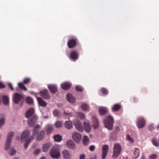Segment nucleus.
Wrapping results in <instances>:
<instances>
[{"label": "nucleus", "instance_id": "nucleus-42", "mask_svg": "<svg viewBox=\"0 0 159 159\" xmlns=\"http://www.w3.org/2000/svg\"><path fill=\"white\" fill-rule=\"evenodd\" d=\"M55 125L56 128H59L61 127L62 123L61 121H57L55 124Z\"/></svg>", "mask_w": 159, "mask_h": 159}, {"label": "nucleus", "instance_id": "nucleus-33", "mask_svg": "<svg viewBox=\"0 0 159 159\" xmlns=\"http://www.w3.org/2000/svg\"><path fill=\"white\" fill-rule=\"evenodd\" d=\"M23 83H19L18 84V87L21 89L25 91L27 90V89L24 86Z\"/></svg>", "mask_w": 159, "mask_h": 159}, {"label": "nucleus", "instance_id": "nucleus-30", "mask_svg": "<svg viewBox=\"0 0 159 159\" xmlns=\"http://www.w3.org/2000/svg\"><path fill=\"white\" fill-rule=\"evenodd\" d=\"M65 126L66 129H71L73 127L72 123L70 121H69L65 122Z\"/></svg>", "mask_w": 159, "mask_h": 159}, {"label": "nucleus", "instance_id": "nucleus-51", "mask_svg": "<svg viewBox=\"0 0 159 159\" xmlns=\"http://www.w3.org/2000/svg\"><path fill=\"white\" fill-rule=\"evenodd\" d=\"M95 148V147L94 145H91L89 147V150L91 151H93Z\"/></svg>", "mask_w": 159, "mask_h": 159}, {"label": "nucleus", "instance_id": "nucleus-19", "mask_svg": "<svg viewBox=\"0 0 159 159\" xmlns=\"http://www.w3.org/2000/svg\"><path fill=\"white\" fill-rule=\"evenodd\" d=\"M92 119L93 122V127L94 129H96L98 128L99 126V123L98 119L95 116H93Z\"/></svg>", "mask_w": 159, "mask_h": 159}, {"label": "nucleus", "instance_id": "nucleus-9", "mask_svg": "<svg viewBox=\"0 0 159 159\" xmlns=\"http://www.w3.org/2000/svg\"><path fill=\"white\" fill-rule=\"evenodd\" d=\"M69 57L71 60L75 61L79 58V53L75 50H72L71 51Z\"/></svg>", "mask_w": 159, "mask_h": 159}, {"label": "nucleus", "instance_id": "nucleus-52", "mask_svg": "<svg viewBox=\"0 0 159 159\" xmlns=\"http://www.w3.org/2000/svg\"><path fill=\"white\" fill-rule=\"evenodd\" d=\"M8 86L11 89V90H13L14 89L12 87V84L10 83H8Z\"/></svg>", "mask_w": 159, "mask_h": 159}, {"label": "nucleus", "instance_id": "nucleus-27", "mask_svg": "<svg viewBox=\"0 0 159 159\" xmlns=\"http://www.w3.org/2000/svg\"><path fill=\"white\" fill-rule=\"evenodd\" d=\"M51 146L50 143H47L44 144L43 146V150L44 152H47Z\"/></svg>", "mask_w": 159, "mask_h": 159}, {"label": "nucleus", "instance_id": "nucleus-55", "mask_svg": "<svg viewBox=\"0 0 159 159\" xmlns=\"http://www.w3.org/2000/svg\"><path fill=\"white\" fill-rule=\"evenodd\" d=\"M90 159H96V155H94L93 156L91 157Z\"/></svg>", "mask_w": 159, "mask_h": 159}, {"label": "nucleus", "instance_id": "nucleus-4", "mask_svg": "<svg viewBox=\"0 0 159 159\" xmlns=\"http://www.w3.org/2000/svg\"><path fill=\"white\" fill-rule=\"evenodd\" d=\"M121 151V147L118 143L115 144L113 148V153L112 157L114 158H116L118 157Z\"/></svg>", "mask_w": 159, "mask_h": 159}, {"label": "nucleus", "instance_id": "nucleus-11", "mask_svg": "<svg viewBox=\"0 0 159 159\" xmlns=\"http://www.w3.org/2000/svg\"><path fill=\"white\" fill-rule=\"evenodd\" d=\"M23 99V97L20 94L18 93H15L13 99L15 103L18 104Z\"/></svg>", "mask_w": 159, "mask_h": 159}, {"label": "nucleus", "instance_id": "nucleus-49", "mask_svg": "<svg viewBox=\"0 0 159 159\" xmlns=\"http://www.w3.org/2000/svg\"><path fill=\"white\" fill-rule=\"evenodd\" d=\"M157 156L156 154H153L152 155L150 156L149 159H156L157 157Z\"/></svg>", "mask_w": 159, "mask_h": 159}, {"label": "nucleus", "instance_id": "nucleus-53", "mask_svg": "<svg viewBox=\"0 0 159 159\" xmlns=\"http://www.w3.org/2000/svg\"><path fill=\"white\" fill-rule=\"evenodd\" d=\"M85 156L84 154L81 155L80 156V159H84Z\"/></svg>", "mask_w": 159, "mask_h": 159}, {"label": "nucleus", "instance_id": "nucleus-2", "mask_svg": "<svg viewBox=\"0 0 159 159\" xmlns=\"http://www.w3.org/2000/svg\"><path fill=\"white\" fill-rule=\"evenodd\" d=\"M30 132L28 130H26L21 135V138L25 141V149H26L28 146L30 141L33 139H32V136L29 138Z\"/></svg>", "mask_w": 159, "mask_h": 159}, {"label": "nucleus", "instance_id": "nucleus-56", "mask_svg": "<svg viewBox=\"0 0 159 159\" xmlns=\"http://www.w3.org/2000/svg\"><path fill=\"white\" fill-rule=\"evenodd\" d=\"M140 159H145V158L143 155H142Z\"/></svg>", "mask_w": 159, "mask_h": 159}, {"label": "nucleus", "instance_id": "nucleus-37", "mask_svg": "<svg viewBox=\"0 0 159 159\" xmlns=\"http://www.w3.org/2000/svg\"><path fill=\"white\" fill-rule=\"evenodd\" d=\"M31 81V79L29 78H25L23 80V83L24 84H29Z\"/></svg>", "mask_w": 159, "mask_h": 159}, {"label": "nucleus", "instance_id": "nucleus-44", "mask_svg": "<svg viewBox=\"0 0 159 159\" xmlns=\"http://www.w3.org/2000/svg\"><path fill=\"white\" fill-rule=\"evenodd\" d=\"M78 114L80 119H83L85 118V116L84 114L82 113L79 112Z\"/></svg>", "mask_w": 159, "mask_h": 159}, {"label": "nucleus", "instance_id": "nucleus-43", "mask_svg": "<svg viewBox=\"0 0 159 159\" xmlns=\"http://www.w3.org/2000/svg\"><path fill=\"white\" fill-rule=\"evenodd\" d=\"M4 118H2L0 119V128L4 124Z\"/></svg>", "mask_w": 159, "mask_h": 159}, {"label": "nucleus", "instance_id": "nucleus-3", "mask_svg": "<svg viewBox=\"0 0 159 159\" xmlns=\"http://www.w3.org/2000/svg\"><path fill=\"white\" fill-rule=\"evenodd\" d=\"M105 127L109 130L112 129L114 123V119L111 116H109L105 118L104 121Z\"/></svg>", "mask_w": 159, "mask_h": 159}, {"label": "nucleus", "instance_id": "nucleus-59", "mask_svg": "<svg viewBox=\"0 0 159 159\" xmlns=\"http://www.w3.org/2000/svg\"><path fill=\"white\" fill-rule=\"evenodd\" d=\"M159 126H157V129H158V128H159Z\"/></svg>", "mask_w": 159, "mask_h": 159}, {"label": "nucleus", "instance_id": "nucleus-22", "mask_svg": "<svg viewBox=\"0 0 159 159\" xmlns=\"http://www.w3.org/2000/svg\"><path fill=\"white\" fill-rule=\"evenodd\" d=\"M39 105L43 107H46L47 105V104L45 102L43 101L42 99L39 97L37 98Z\"/></svg>", "mask_w": 159, "mask_h": 159}, {"label": "nucleus", "instance_id": "nucleus-34", "mask_svg": "<svg viewBox=\"0 0 159 159\" xmlns=\"http://www.w3.org/2000/svg\"><path fill=\"white\" fill-rule=\"evenodd\" d=\"M151 142L154 146L157 147H159V143L156 139H152L151 140Z\"/></svg>", "mask_w": 159, "mask_h": 159}, {"label": "nucleus", "instance_id": "nucleus-21", "mask_svg": "<svg viewBox=\"0 0 159 159\" xmlns=\"http://www.w3.org/2000/svg\"><path fill=\"white\" fill-rule=\"evenodd\" d=\"M71 84L69 82H65L62 84L61 87L63 89L66 90L70 89L71 87Z\"/></svg>", "mask_w": 159, "mask_h": 159}, {"label": "nucleus", "instance_id": "nucleus-24", "mask_svg": "<svg viewBox=\"0 0 159 159\" xmlns=\"http://www.w3.org/2000/svg\"><path fill=\"white\" fill-rule=\"evenodd\" d=\"M66 99L70 103H73L75 101L74 98L70 94H69L67 95Z\"/></svg>", "mask_w": 159, "mask_h": 159}, {"label": "nucleus", "instance_id": "nucleus-20", "mask_svg": "<svg viewBox=\"0 0 159 159\" xmlns=\"http://www.w3.org/2000/svg\"><path fill=\"white\" fill-rule=\"evenodd\" d=\"M121 106L119 104L114 105L111 107L112 111H117L121 109Z\"/></svg>", "mask_w": 159, "mask_h": 159}, {"label": "nucleus", "instance_id": "nucleus-25", "mask_svg": "<svg viewBox=\"0 0 159 159\" xmlns=\"http://www.w3.org/2000/svg\"><path fill=\"white\" fill-rule=\"evenodd\" d=\"M99 112L101 115H104L108 112V110L106 107H101L99 108Z\"/></svg>", "mask_w": 159, "mask_h": 159}, {"label": "nucleus", "instance_id": "nucleus-14", "mask_svg": "<svg viewBox=\"0 0 159 159\" xmlns=\"http://www.w3.org/2000/svg\"><path fill=\"white\" fill-rule=\"evenodd\" d=\"M72 138L73 139L76 143L79 142L81 139V134L75 132L72 135Z\"/></svg>", "mask_w": 159, "mask_h": 159}, {"label": "nucleus", "instance_id": "nucleus-8", "mask_svg": "<svg viewBox=\"0 0 159 159\" xmlns=\"http://www.w3.org/2000/svg\"><path fill=\"white\" fill-rule=\"evenodd\" d=\"M50 155L51 157L54 159H58L60 155L58 150L55 148L52 149L50 151Z\"/></svg>", "mask_w": 159, "mask_h": 159}, {"label": "nucleus", "instance_id": "nucleus-29", "mask_svg": "<svg viewBox=\"0 0 159 159\" xmlns=\"http://www.w3.org/2000/svg\"><path fill=\"white\" fill-rule=\"evenodd\" d=\"M40 128V126L39 125H37L34 127L33 130V134L32 136V139H34L35 135L37 134L38 132L37 129Z\"/></svg>", "mask_w": 159, "mask_h": 159}, {"label": "nucleus", "instance_id": "nucleus-35", "mask_svg": "<svg viewBox=\"0 0 159 159\" xmlns=\"http://www.w3.org/2000/svg\"><path fill=\"white\" fill-rule=\"evenodd\" d=\"M53 127L52 126L48 125L46 129V131L48 134H50L53 130Z\"/></svg>", "mask_w": 159, "mask_h": 159}, {"label": "nucleus", "instance_id": "nucleus-28", "mask_svg": "<svg viewBox=\"0 0 159 159\" xmlns=\"http://www.w3.org/2000/svg\"><path fill=\"white\" fill-rule=\"evenodd\" d=\"M2 101L4 104L7 105L9 102V99L8 97L6 96H3L2 97Z\"/></svg>", "mask_w": 159, "mask_h": 159}, {"label": "nucleus", "instance_id": "nucleus-54", "mask_svg": "<svg viewBox=\"0 0 159 159\" xmlns=\"http://www.w3.org/2000/svg\"><path fill=\"white\" fill-rule=\"evenodd\" d=\"M5 85L1 83L0 82V88L2 89L5 88Z\"/></svg>", "mask_w": 159, "mask_h": 159}, {"label": "nucleus", "instance_id": "nucleus-1", "mask_svg": "<svg viewBox=\"0 0 159 159\" xmlns=\"http://www.w3.org/2000/svg\"><path fill=\"white\" fill-rule=\"evenodd\" d=\"M25 115L27 118L31 117L28 122L30 126H33L36 123L38 117L36 115H34V110L33 108H30L26 112Z\"/></svg>", "mask_w": 159, "mask_h": 159}, {"label": "nucleus", "instance_id": "nucleus-60", "mask_svg": "<svg viewBox=\"0 0 159 159\" xmlns=\"http://www.w3.org/2000/svg\"><path fill=\"white\" fill-rule=\"evenodd\" d=\"M14 159H18L17 158H14Z\"/></svg>", "mask_w": 159, "mask_h": 159}, {"label": "nucleus", "instance_id": "nucleus-48", "mask_svg": "<svg viewBox=\"0 0 159 159\" xmlns=\"http://www.w3.org/2000/svg\"><path fill=\"white\" fill-rule=\"evenodd\" d=\"M41 151V150L39 149H36L35 150L34 152V154L35 155H37L39 154L40 152Z\"/></svg>", "mask_w": 159, "mask_h": 159}, {"label": "nucleus", "instance_id": "nucleus-15", "mask_svg": "<svg viewBox=\"0 0 159 159\" xmlns=\"http://www.w3.org/2000/svg\"><path fill=\"white\" fill-rule=\"evenodd\" d=\"M48 89L53 93H55L57 91V87L56 85L49 84L48 85Z\"/></svg>", "mask_w": 159, "mask_h": 159}, {"label": "nucleus", "instance_id": "nucleus-46", "mask_svg": "<svg viewBox=\"0 0 159 159\" xmlns=\"http://www.w3.org/2000/svg\"><path fill=\"white\" fill-rule=\"evenodd\" d=\"M155 127L154 126V125L153 124H151L150 125H149L148 126V129L150 131H152L154 129Z\"/></svg>", "mask_w": 159, "mask_h": 159}, {"label": "nucleus", "instance_id": "nucleus-13", "mask_svg": "<svg viewBox=\"0 0 159 159\" xmlns=\"http://www.w3.org/2000/svg\"><path fill=\"white\" fill-rule=\"evenodd\" d=\"M74 124L76 128L78 131L80 132L83 131L84 128L80 121L76 120L74 121Z\"/></svg>", "mask_w": 159, "mask_h": 159}, {"label": "nucleus", "instance_id": "nucleus-57", "mask_svg": "<svg viewBox=\"0 0 159 159\" xmlns=\"http://www.w3.org/2000/svg\"><path fill=\"white\" fill-rule=\"evenodd\" d=\"M134 102H136L137 101V100H136V98H134Z\"/></svg>", "mask_w": 159, "mask_h": 159}, {"label": "nucleus", "instance_id": "nucleus-18", "mask_svg": "<svg viewBox=\"0 0 159 159\" xmlns=\"http://www.w3.org/2000/svg\"><path fill=\"white\" fill-rule=\"evenodd\" d=\"M67 146L70 148L73 149L75 148V145L74 142L70 140H68L66 143Z\"/></svg>", "mask_w": 159, "mask_h": 159}, {"label": "nucleus", "instance_id": "nucleus-47", "mask_svg": "<svg viewBox=\"0 0 159 159\" xmlns=\"http://www.w3.org/2000/svg\"><path fill=\"white\" fill-rule=\"evenodd\" d=\"M53 114L56 116H57L58 115L59 112L57 110H55L53 111Z\"/></svg>", "mask_w": 159, "mask_h": 159}, {"label": "nucleus", "instance_id": "nucleus-40", "mask_svg": "<svg viewBox=\"0 0 159 159\" xmlns=\"http://www.w3.org/2000/svg\"><path fill=\"white\" fill-rule=\"evenodd\" d=\"M26 101L27 103L29 104H33V99L30 97H27L26 99Z\"/></svg>", "mask_w": 159, "mask_h": 159}, {"label": "nucleus", "instance_id": "nucleus-58", "mask_svg": "<svg viewBox=\"0 0 159 159\" xmlns=\"http://www.w3.org/2000/svg\"><path fill=\"white\" fill-rule=\"evenodd\" d=\"M40 159H45V157H43L41 158Z\"/></svg>", "mask_w": 159, "mask_h": 159}, {"label": "nucleus", "instance_id": "nucleus-36", "mask_svg": "<svg viewBox=\"0 0 159 159\" xmlns=\"http://www.w3.org/2000/svg\"><path fill=\"white\" fill-rule=\"evenodd\" d=\"M134 158H137L138 157L139 155V150L137 148H135V150L134 152Z\"/></svg>", "mask_w": 159, "mask_h": 159}, {"label": "nucleus", "instance_id": "nucleus-45", "mask_svg": "<svg viewBox=\"0 0 159 159\" xmlns=\"http://www.w3.org/2000/svg\"><path fill=\"white\" fill-rule=\"evenodd\" d=\"M16 151L15 150L11 149L10 152V155L11 156L14 155L16 153Z\"/></svg>", "mask_w": 159, "mask_h": 159}, {"label": "nucleus", "instance_id": "nucleus-32", "mask_svg": "<svg viewBox=\"0 0 159 159\" xmlns=\"http://www.w3.org/2000/svg\"><path fill=\"white\" fill-rule=\"evenodd\" d=\"M54 141L57 142H60L62 140V137L59 134L53 136Z\"/></svg>", "mask_w": 159, "mask_h": 159}, {"label": "nucleus", "instance_id": "nucleus-17", "mask_svg": "<svg viewBox=\"0 0 159 159\" xmlns=\"http://www.w3.org/2000/svg\"><path fill=\"white\" fill-rule=\"evenodd\" d=\"M84 125L86 131L87 132H89L90 131L91 128L89 122L88 120H85L84 122Z\"/></svg>", "mask_w": 159, "mask_h": 159}, {"label": "nucleus", "instance_id": "nucleus-7", "mask_svg": "<svg viewBox=\"0 0 159 159\" xmlns=\"http://www.w3.org/2000/svg\"><path fill=\"white\" fill-rule=\"evenodd\" d=\"M78 39L76 38H72L69 40L67 44L68 48H75L78 43Z\"/></svg>", "mask_w": 159, "mask_h": 159}, {"label": "nucleus", "instance_id": "nucleus-39", "mask_svg": "<svg viewBox=\"0 0 159 159\" xmlns=\"http://www.w3.org/2000/svg\"><path fill=\"white\" fill-rule=\"evenodd\" d=\"M76 90L79 92H81L84 90L83 88L80 85H77L75 87Z\"/></svg>", "mask_w": 159, "mask_h": 159}, {"label": "nucleus", "instance_id": "nucleus-5", "mask_svg": "<svg viewBox=\"0 0 159 159\" xmlns=\"http://www.w3.org/2000/svg\"><path fill=\"white\" fill-rule=\"evenodd\" d=\"M14 134V133L12 131H10L8 133L5 146V149L6 150H7L9 148Z\"/></svg>", "mask_w": 159, "mask_h": 159}, {"label": "nucleus", "instance_id": "nucleus-6", "mask_svg": "<svg viewBox=\"0 0 159 159\" xmlns=\"http://www.w3.org/2000/svg\"><path fill=\"white\" fill-rule=\"evenodd\" d=\"M137 125L139 129L144 127L146 123V120L143 116H140L137 118Z\"/></svg>", "mask_w": 159, "mask_h": 159}, {"label": "nucleus", "instance_id": "nucleus-23", "mask_svg": "<svg viewBox=\"0 0 159 159\" xmlns=\"http://www.w3.org/2000/svg\"><path fill=\"white\" fill-rule=\"evenodd\" d=\"M44 132L43 131H42L39 132L37 135L36 139L38 141L42 140L44 138Z\"/></svg>", "mask_w": 159, "mask_h": 159}, {"label": "nucleus", "instance_id": "nucleus-12", "mask_svg": "<svg viewBox=\"0 0 159 159\" xmlns=\"http://www.w3.org/2000/svg\"><path fill=\"white\" fill-rule=\"evenodd\" d=\"M39 94L42 98L46 99H48L50 98V95L47 89H44L39 92Z\"/></svg>", "mask_w": 159, "mask_h": 159}, {"label": "nucleus", "instance_id": "nucleus-26", "mask_svg": "<svg viewBox=\"0 0 159 159\" xmlns=\"http://www.w3.org/2000/svg\"><path fill=\"white\" fill-rule=\"evenodd\" d=\"M89 140L88 137L86 136H84L82 140V143L84 146L87 145L89 143Z\"/></svg>", "mask_w": 159, "mask_h": 159}, {"label": "nucleus", "instance_id": "nucleus-16", "mask_svg": "<svg viewBox=\"0 0 159 159\" xmlns=\"http://www.w3.org/2000/svg\"><path fill=\"white\" fill-rule=\"evenodd\" d=\"M63 157L65 159H70L71 158V154L69 151L67 150H65L62 152Z\"/></svg>", "mask_w": 159, "mask_h": 159}, {"label": "nucleus", "instance_id": "nucleus-41", "mask_svg": "<svg viewBox=\"0 0 159 159\" xmlns=\"http://www.w3.org/2000/svg\"><path fill=\"white\" fill-rule=\"evenodd\" d=\"M101 91L104 95H106L108 93V90L105 88H102L101 89Z\"/></svg>", "mask_w": 159, "mask_h": 159}, {"label": "nucleus", "instance_id": "nucleus-31", "mask_svg": "<svg viewBox=\"0 0 159 159\" xmlns=\"http://www.w3.org/2000/svg\"><path fill=\"white\" fill-rule=\"evenodd\" d=\"M82 109L84 111H89V105L86 103H83L81 106Z\"/></svg>", "mask_w": 159, "mask_h": 159}, {"label": "nucleus", "instance_id": "nucleus-61", "mask_svg": "<svg viewBox=\"0 0 159 159\" xmlns=\"http://www.w3.org/2000/svg\"><path fill=\"white\" fill-rule=\"evenodd\" d=\"M22 140H23V139H21V141H22Z\"/></svg>", "mask_w": 159, "mask_h": 159}, {"label": "nucleus", "instance_id": "nucleus-10", "mask_svg": "<svg viewBox=\"0 0 159 159\" xmlns=\"http://www.w3.org/2000/svg\"><path fill=\"white\" fill-rule=\"evenodd\" d=\"M109 150V147L107 145H104L102 147V159H105Z\"/></svg>", "mask_w": 159, "mask_h": 159}, {"label": "nucleus", "instance_id": "nucleus-38", "mask_svg": "<svg viewBox=\"0 0 159 159\" xmlns=\"http://www.w3.org/2000/svg\"><path fill=\"white\" fill-rule=\"evenodd\" d=\"M126 139L130 143H133L134 142V140L133 139H132L129 134L127 135Z\"/></svg>", "mask_w": 159, "mask_h": 159}, {"label": "nucleus", "instance_id": "nucleus-50", "mask_svg": "<svg viewBox=\"0 0 159 159\" xmlns=\"http://www.w3.org/2000/svg\"><path fill=\"white\" fill-rule=\"evenodd\" d=\"M120 129L118 126H117L115 127V133H117L119 132L120 131Z\"/></svg>", "mask_w": 159, "mask_h": 159}]
</instances>
